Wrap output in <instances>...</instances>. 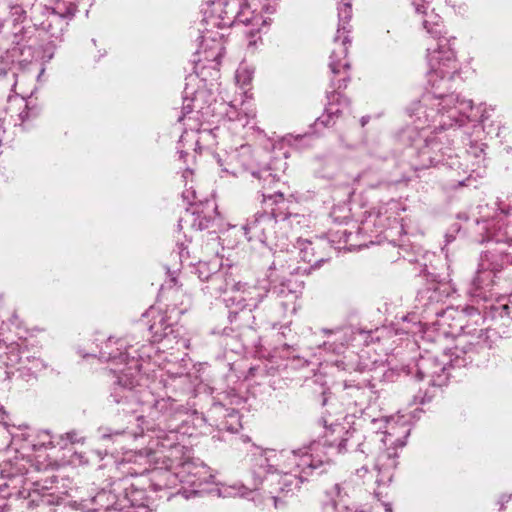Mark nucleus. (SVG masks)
I'll list each match as a JSON object with an SVG mask.
<instances>
[{
  "label": "nucleus",
  "mask_w": 512,
  "mask_h": 512,
  "mask_svg": "<svg viewBox=\"0 0 512 512\" xmlns=\"http://www.w3.org/2000/svg\"><path fill=\"white\" fill-rule=\"evenodd\" d=\"M264 7V0H245L241 4L238 12L239 21L247 25H252L259 31L263 25L267 24V18L262 14Z\"/></svg>",
  "instance_id": "nucleus-1"
},
{
  "label": "nucleus",
  "mask_w": 512,
  "mask_h": 512,
  "mask_svg": "<svg viewBox=\"0 0 512 512\" xmlns=\"http://www.w3.org/2000/svg\"><path fill=\"white\" fill-rule=\"evenodd\" d=\"M432 68L439 71L441 77H445L451 73V69H455V53L447 47V44H441L438 51H434L430 56Z\"/></svg>",
  "instance_id": "nucleus-2"
},
{
  "label": "nucleus",
  "mask_w": 512,
  "mask_h": 512,
  "mask_svg": "<svg viewBox=\"0 0 512 512\" xmlns=\"http://www.w3.org/2000/svg\"><path fill=\"white\" fill-rule=\"evenodd\" d=\"M225 51L224 44L221 39H212L211 45L207 39L203 42V53L205 59L208 61L215 62V66L219 65L220 58L223 56Z\"/></svg>",
  "instance_id": "nucleus-3"
},
{
  "label": "nucleus",
  "mask_w": 512,
  "mask_h": 512,
  "mask_svg": "<svg viewBox=\"0 0 512 512\" xmlns=\"http://www.w3.org/2000/svg\"><path fill=\"white\" fill-rule=\"evenodd\" d=\"M253 77V72L247 67H241L237 70L236 81L241 87L249 85Z\"/></svg>",
  "instance_id": "nucleus-4"
},
{
  "label": "nucleus",
  "mask_w": 512,
  "mask_h": 512,
  "mask_svg": "<svg viewBox=\"0 0 512 512\" xmlns=\"http://www.w3.org/2000/svg\"><path fill=\"white\" fill-rule=\"evenodd\" d=\"M336 53L334 52L331 56L332 61L330 62V67L333 71V73H339L341 69H345L349 67V63L345 59H341L339 61H336L334 58L336 57Z\"/></svg>",
  "instance_id": "nucleus-5"
},
{
  "label": "nucleus",
  "mask_w": 512,
  "mask_h": 512,
  "mask_svg": "<svg viewBox=\"0 0 512 512\" xmlns=\"http://www.w3.org/2000/svg\"><path fill=\"white\" fill-rule=\"evenodd\" d=\"M339 54H340V55L345 54V49H344V48H341V50H340Z\"/></svg>",
  "instance_id": "nucleus-6"
}]
</instances>
